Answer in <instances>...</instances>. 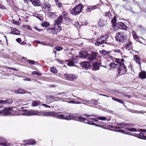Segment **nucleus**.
I'll list each match as a JSON object with an SVG mask.
<instances>
[{
	"label": "nucleus",
	"instance_id": "1",
	"mask_svg": "<svg viewBox=\"0 0 146 146\" xmlns=\"http://www.w3.org/2000/svg\"><path fill=\"white\" fill-rule=\"evenodd\" d=\"M83 5L80 4L73 8L71 11V14L76 15L79 14L82 11Z\"/></svg>",
	"mask_w": 146,
	"mask_h": 146
},
{
	"label": "nucleus",
	"instance_id": "2",
	"mask_svg": "<svg viewBox=\"0 0 146 146\" xmlns=\"http://www.w3.org/2000/svg\"><path fill=\"white\" fill-rule=\"evenodd\" d=\"M118 73L117 74V76L126 73L127 70L124 64H121L117 68Z\"/></svg>",
	"mask_w": 146,
	"mask_h": 146
},
{
	"label": "nucleus",
	"instance_id": "3",
	"mask_svg": "<svg viewBox=\"0 0 146 146\" xmlns=\"http://www.w3.org/2000/svg\"><path fill=\"white\" fill-rule=\"evenodd\" d=\"M58 113L57 112L53 111H49L48 112L43 113V115L46 116H53L56 117L57 118H62L60 117H64V115H58Z\"/></svg>",
	"mask_w": 146,
	"mask_h": 146
},
{
	"label": "nucleus",
	"instance_id": "4",
	"mask_svg": "<svg viewBox=\"0 0 146 146\" xmlns=\"http://www.w3.org/2000/svg\"><path fill=\"white\" fill-rule=\"evenodd\" d=\"M12 108L11 107L6 108L0 110V113H3L5 116L12 115Z\"/></svg>",
	"mask_w": 146,
	"mask_h": 146
},
{
	"label": "nucleus",
	"instance_id": "5",
	"mask_svg": "<svg viewBox=\"0 0 146 146\" xmlns=\"http://www.w3.org/2000/svg\"><path fill=\"white\" fill-rule=\"evenodd\" d=\"M116 39L120 42H123L125 40V38L122 33L120 32L116 34L115 36Z\"/></svg>",
	"mask_w": 146,
	"mask_h": 146
},
{
	"label": "nucleus",
	"instance_id": "6",
	"mask_svg": "<svg viewBox=\"0 0 146 146\" xmlns=\"http://www.w3.org/2000/svg\"><path fill=\"white\" fill-rule=\"evenodd\" d=\"M65 78L69 81H72L75 80L78 77L75 74H66L64 75Z\"/></svg>",
	"mask_w": 146,
	"mask_h": 146
},
{
	"label": "nucleus",
	"instance_id": "7",
	"mask_svg": "<svg viewBox=\"0 0 146 146\" xmlns=\"http://www.w3.org/2000/svg\"><path fill=\"white\" fill-rule=\"evenodd\" d=\"M109 37L108 35L103 36H101L98 39V40H100L102 44L104 43H109L108 42Z\"/></svg>",
	"mask_w": 146,
	"mask_h": 146
},
{
	"label": "nucleus",
	"instance_id": "8",
	"mask_svg": "<svg viewBox=\"0 0 146 146\" xmlns=\"http://www.w3.org/2000/svg\"><path fill=\"white\" fill-rule=\"evenodd\" d=\"M42 10L45 11H50L51 5L48 3H44L42 5Z\"/></svg>",
	"mask_w": 146,
	"mask_h": 146
},
{
	"label": "nucleus",
	"instance_id": "9",
	"mask_svg": "<svg viewBox=\"0 0 146 146\" xmlns=\"http://www.w3.org/2000/svg\"><path fill=\"white\" fill-rule=\"evenodd\" d=\"M117 27L119 29L126 30L127 28V26L123 23L119 22L116 23Z\"/></svg>",
	"mask_w": 146,
	"mask_h": 146
},
{
	"label": "nucleus",
	"instance_id": "10",
	"mask_svg": "<svg viewBox=\"0 0 146 146\" xmlns=\"http://www.w3.org/2000/svg\"><path fill=\"white\" fill-rule=\"evenodd\" d=\"M49 32L52 33L53 34H56L57 32H58L61 30L60 27H58L53 28H50L48 29Z\"/></svg>",
	"mask_w": 146,
	"mask_h": 146
},
{
	"label": "nucleus",
	"instance_id": "11",
	"mask_svg": "<svg viewBox=\"0 0 146 146\" xmlns=\"http://www.w3.org/2000/svg\"><path fill=\"white\" fill-rule=\"evenodd\" d=\"M81 65L83 68L86 69H88L90 67V63L88 62H83L81 63Z\"/></svg>",
	"mask_w": 146,
	"mask_h": 146
},
{
	"label": "nucleus",
	"instance_id": "12",
	"mask_svg": "<svg viewBox=\"0 0 146 146\" xmlns=\"http://www.w3.org/2000/svg\"><path fill=\"white\" fill-rule=\"evenodd\" d=\"M9 144L3 138L0 137V146H9Z\"/></svg>",
	"mask_w": 146,
	"mask_h": 146
},
{
	"label": "nucleus",
	"instance_id": "13",
	"mask_svg": "<svg viewBox=\"0 0 146 146\" xmlns=\"http://www.w3.org/2000/svg\"><path fill=\"white\" fill-rule=\"evenodd\" d=\"M38 112L37 110L31 111H28L25 114V115L27 116H31L34 115H40Z\"/></svg>",
	"mask_w": 146,
	"mask_h": 146
},
{
	"label": "nucleus",
	"instance_id": "14",
	"mask_svg": "<svg viewBox=\"0 0 146 146\" xmlns=\"http://www.w3.org/2000/svg\"><path fill=\"white\" fill-rule=\"evenodd\" d=\"M97 54V52H92L91 55L88 56V59L89 60L92 61L96 58Z\"/></svg>",
	"mask_w": 146,
	"mask_h": 146
},
{
	"label": "nucleus",
	"instance_id": "15",
	"mask_svg": "<svg viewBox=\"0 0 146 146\" xmlns=\"http://www.w3.org/2000/svg\"><path fill=\"white\" fill-rule=\"evenodd\" d=\"M32 4L35 6H40L41 3L39 0H30Z\"/></svg>",
	"mask_w": 146,
	"mask_h": 146
},
{
	"label": "nucleus",
	"instance_id": "16",
	"mask_svg": "<svg viewBox=\"0 0 146 146\" xmlns=\"http://www.w3.org/2000/svg\"><path fill=\"white\" fill-rule=\"evenodd\" d=\"M13 100L11 99H9L5 100H0V104H10L12 103Z\"/></svg>",
	"mask_w": 146,
	"mask_h": 146
},
{
	"label": "nucleus",
	"instance_id": "17",
	"mask_svg": "<svg viewBox=\"0 0 146 146\" xmlns=\"http://www.w3.org/2000/svg\"><path fill=\"white\" fill-rule=\"evenodd\" d=\"M100 64L99 63L94 62L93 64V67L92 69L94 70H98L99 69Z\"/></svg>",
	"mask_w": 146,
	"mask_h": 146
},
{
	"label": "nucleus",
	"instance_id": "18",
	"mask_svg": "<svg viewBox=\"0 0 146 146\" xmlns=\"http://www.w3.org/2000/svg\"><path fill=\"white\" fill-rule=\"evenodd\" d=\"M78 98L80 100L83 101V102H82V104L85 105H87V104H90L92 103V100H87L85 99L83 100L80 98Z\"/></svg>",
	"mask_w": 146,
	"mask_h": 146
},
{
	"label": "nucleus",
	"instance_id": "19",
	"mask_svg": "<svg viewBox=\"0 0 146 146\" xmlns=\"http://www.w3.org/2000/svg\"><path fill=\"white\" fill-rule=\"evenodd\" d=\"M79 55L80 57L86 58L88 56V53L86 51H81Z\"/></svg>",
	"mask_w": 146,
	"mask_h": 146
},
{
	"label": "nucleus",
	"instance_id": "20",
	"mask_svg": "<svg viewBox=\"0 0 146 146\" xmlns=\"http://www.w3.org/2000/svg\"><path fill=\"white\" fill-rule=\"evenodd\" d=\"M139 76L142 79H144L146 78V72L145 71H142L139 73Z\"/></svg>",
	"mask_w": 146,
	"mask_h": 146
},
{
	"label": "nucleus",
	"instance_id": "21",
	"mask_svg": "<svg viewBox=\"0 0 146 146\" xmlns=\"http://www.w3.org/2000/svg\"><path fill=\"white\" fill-rule=\"evenodd\" d=\"M134 58L136 62L141 66V62L139 57L137 55H134Z\"/></svg>",
	"mask_w": 146,
	"mask_h": 146
},
{
	"label": "nucleus",
	"instance_id": "22",
	"mask_svg": "<svg viewBox=\"0 0 146 146\" xmlns=\"http://www.w3.org/2000/svg\"><path fill=\"white\" fill-rule=\"evenodd\" d=\"M36 142L35 140L31 139L27 141L25 145L26 144L33 145Z\"/></svg>",
	"mask_w": 146,
	"mask_h": 146
},
{
	"label": "nucleus",
	"instance_id": "23",
	"mask_svg": "<svg viewBox=\"0 0 146 146\" xmlns=\"http://www.w3.org/2000/svg\"><path fill=\"white\" fill-rule=\"evenodd\" d=\"M41 102L39 101L36 100L33 101L32 103V106H38V105L40 104Z\"/></svg>",
	"mask_w": 146,
	"mask_h": 146
},
{
	"label": "nucleus",
	"instance_id": "24",
	"mask_svg": "<svg viewBox=\"0 0 146 146\" xmlns=\"http://www.w3.org/2000/svg\"><path fill=\"white\" fill-rule=\"evenodd\" d=\"M116 17L114 16L111 20V23H112L113 27H115L116 26Z\"/></svg>",
	"mask_w": 146,
	"mask_h": 146
},
{
	"label": "nucleus",
	"instance_id": "25",
	"mask_svg": "<svg viewBox=\"0 0 146 146\" xmlns=\"http://www.w3.org/2000/svg\"><path fill=\"white\" fill-rule=\"evenodd\" d=\"M126 49L128 50H130L132 48V43L130 42L126 46Z\"/></svg>",
	"mask_w": 146,
	"mask_h": 146
},
{
	"label": "nucleus",
	"instance_id": "26",
	"mask_svg": "<svg viewBox=\"0 0 146 146\" xmlns=\"http://www.w3.org/2000/svg\"><path fill=\"white\" fill-rule=\"evenodd\" d=\"M63 17L62 15L58 17L57 19V23L58 25H59V24L61 23L62 19Z\"/></svg>",
	"mask_w": 146,
	"mask_h": 146
},
{
	"label": "nucleus",
	"instance_id": "27",
	"mask_svg": "<svg viewBox=\"0 0 146 146\" xmlns=\"http://www.w3.org/2000/svg\"><path fill=\"white\" fill-rule=\"evenodd\" d=\"M68 61V65L69 66H73L74 64V61L72 60H66Z\"/></svg>",
	"mask_w": 146,
	"mask_h": 146
},
{
	"label": "nucleus",
	"instance_id": "28",
	"mask_svg": "<svg viewBox=\"0 0 146 146\" xmlns=\"http://www.w3.org/2000/svg\"><path fill=\"white\" fill-rule=\"evenodd\" d=\"M116 125L118 126H127L129 125V123H117Z\"/></svg>",
	"mask_w": 146,
	"mask_h": 146
},
{
	"label": "nucleus",
	"instance_id": "29",
	"mask_svg": "<svg viewBox=\"0 0 146 146\" xmlns=\"http://www.w3.org/2000/svg\"><path fill=\"white\" fill-rule=\"evenodd\" d=\"M110 67H115L117 68L118 67V65L117 64H115V63L114 62L111 63L110 64Z\"/></svg>",
	"mask_w": 146,
	"mask_h": 146
},
{
	"label": "nucleus",
	"instance_id": "30",
	"mask_svg": "<svg viewBox=\"0 0 146 146\" xmlns=\"http://www.w3.org/2000/svg\"><path fill=\"white\" fill-rule=\"evenodd\" d=\"M55 2L56 3V5H57V6L59 8L62 7V4L59 2L58 0H55Z\"/></svg>",
	"mask_w": 146,
	"mask_h": 146
},
{
	"label": "nucleus",
	"instance_id": "31",
	"mask_svg": "<svg viewBox=\"0 0 146 146\" xmlns=\"http://www.w3.org/2000/svg\"><path fill=\"white\" fill-rule=\"evenodd\" d=\"M32 74L33 75H37L39 76H40L41 75V73L40 72L36 71L33 72Z\"/></svg>",
	"mask_w": 146,
	"mask_h": 146
},
{
	"label": "nucleus",
	"instance_id": "32",
	"mask_svg": "<svg viewBox=\"0 0 146 146\" xmlns=\"http://www.w3.org/2000/svg\"><path fill=\"white\" fill-rule=\"evenodd\" d=\"M97 119L99 120H101L102 121L107 120V119L106 117L103 116H100L96 118Z\"/></svg>",
	"mask_w": 146,
	"mask_h": 146
},
{
	"label": "nucleus",
	"instance_id": "33",
	"mask_svg": "<svg viewBox=\"0 0 146 146\" xmlns=\"http://www.w3.org/2000/svg\"><path fill=\"white\" fill-rule=\"evenodd\" d=\"M50 71L54 73H56L57 72V70L56 68L54 67H52L50 69Z\"/></svg>",
	"mask_w": 146,
	"mask_h": 146
},
{
	"label": "nucleus",
	"instance_id": "34",
	"mask_svg": "<svg viewBox=\"0 0 146 146\" xmlns=\"http://www.w3.org/2000/svg\"><path fill=\"white\" fill-rule=\"evenodd\" d=\"M125 129L129 131H131L136 132L137 131V129L134 128H126Z\"/></svg>",
	"mask_w": 146,
	"mask_h": 146
},
{
	"label": "nucleus",
	"instance_id": "35",
	"mask_svg": "<svg viewBox=\"0 0 146 146\" xmlns=\"http://www.w3.org/2000/svg\"><path fill=\"white\" fill-rule=\"evenodd\" d=\"M42 25L44 27H46L49 26V24L48 22H45L42 24Z\"/></svg>",
	"mask_w": 146,
	"mask_h": 146
},
{
	"label": "nucleus",
	"instance_id": "36",
	"mask_svg": "<svg viewBox=\"0 0 146 146\" xmlns=\"http://www.w3.org/2000/svg\"><path fill=\"white\" fill-rule=\"evenodd\" d=\"M26 92V90H24L22 89H19V94H25Z\"/></svg>",
	"mask_w": 146,
	"mask_h": 146
},
{
	"label": "nucleus",
	"instance_id": "37",
	"mask_svg": "<svg viewBox=\"0 0 146 146\" xmlns=\"http://www.w3.org/2000/svg\"><path fill=\"white\" fill-rule=\"evenodd\" d=\"M97 40V41L95 43V46H98L102 44V43L101 42L100 40H98V39Z\"/></svg>",
	"mask_w": 146,
	"mask_h": 146
},
{
	"label": "nucleus",
	"instance_id": "38",
	"mask_svg": "<svg viewBox=\"0 0 146 146\" xmlns=\"http://www.w3.org/2000/svg\"><path fill=\"white\" fill-rule=\"evenodd\" d=\"M68 117L70 118H71L72 119H78V117L77 116H75L72 115H68Z\"/></svg>",
	"mask_w": 146,
	"mask_h": 146
},
{
	"label": "nucleus",
	"instance_id": "39",
	"mask_svg": "<svg viewBox=\"0 0 146 146\" xmlns=\"http://www.w3.org/2000/svg\"><path fill=\"white\" fill-rule=\"evenodd\" d=\"M100 52L104 55L108 54L109 52H108L106 51L105 50H100Z\"/></svg>",
	"mask_w": 146,
	"mask_h": 146
},
{
	"label": "nucleus",
	"instance_id": "40",
	"mask_svg": "<svg viewBox=\"0 0 146 146\" xmlns=\"http://www.w3.org/2000/svg\"><path fill=\"white\" fill-rule=\"evenodd\" d=\"M115 59V61L116 63H117L118 65V66H119L120 64V59H119L117 58H114Z\"/></svg>",
	"mask_w": 146,
	"mask_h": 146
},
{
	"label": "nucleus",
	"instance_id": "41",
	"mask_svg": "<svg viewBox=\"0 0 146 146\" xmlns=\"http://www.w3.org/2000/svg\"><path fill=\"white\" fill-rule=\"evenodd\" d=\"M66 115V117H65V116L64 117H60L61 118H60L61 119H66V120H70L71 119H70V118H67V117H68V115ZM64 116H65L64 115Z\"/></svg>",
	"mask_w": 146,
	"mask_h": 146
},
{
	"label": "nucleus",
	"instance_id": "42",
	"mask_svg": "<svg viewBox=\"0 0 146 146\" xmlns=\"http://www.w3.org/2000/svg\"><path fill=\"white\" fill-rule=\"evenodd\" d=\"M29 63L31 64H35V62L34 60H28Z\"/></svg>",
	"mask_w": 146,
	"mask_h": 146
},
{
	"label": "nucleus",
	"instance_id": "43",
	"mask_svg": "<svg viewBox=\"0 0 146 146\" xmlns=\"http://www.w3.org/2000/svg\"><path fill=\"white\" fill-rule=\"evenodd\" d=\"M63 48L61 46H57L56 47V49L57 51H60Z\"/></svg>",
	"mask_w": 146,
	"mask_h": 146
},
{
	"label": "nucleus",
	"instance_id": "44",
	"mask_svg": "<svg viewBox=\"0 0 146 146\" xmlns=\"http://www.w3.org/2000/svg\"><path fill=\"white\" fill-rule=\"evenodd\" d=\"M98 6L97 5H95L90 6V9L92 10L95 9L97 8Z\"/></svg>",
	"mask_w": 146,
	"mask_h": 146
},
{
	"label": "nucleus",
	"instance_id": "45",
	"mask_svg": "<svg viewBox=\"0 0 146 146\" xmlns=\"http://www.w3.org/2000/svg\"><path fill=\"white\" fill-rule=\"evenodd\" d=\"M14 33L15 35H18L20 34V32L18 30L16 29L14 31Z\"/></svg>",
	"mask_w": 146,
	"mask_h": 146
},
{
	"label": "nucleus",
	"instance_id": "46",
	"mask_svg": "<svg viewBox=\"0 0 146 146\" xmlns=\"http://www.w3.org/2000/svg\"><path fill=\"white\" fill-rule=\"evenodd\" d=\"M80 120L85 121L86 120V119L83 117H78V119Z\"/></svg>",
	"mask_w": 146,
	"mask_h": 146
},
{
	"label": "nucleus",
	"instance_id": "47",
	"mask_svg": "<svg viewBox=\"0 0 146 146\" xmlns=\"http://www.w3.org/2000/svg\"><path fill=\"white\" fill-rule=\"evenodd\" d=\"M62 14L64 16L66 17L68 15V13L65 11H63L62 12Z\"/></svg>",
	"mask_w": 146,
	"mask_h": 146
},
{
	"label": "nucleus",
	"instance_id": "48",
	"mask_svg": "<svg viewBox=\"0 0 146 146\" xmlns=\"http://www.w3.org/2000/svg\"><path fill=\"white\" fill-rule=\"evenodd\" d=\"M102 20H100V21L99 23L102 26H104V25H105L106 24V23H107L106 22V21H104V23L101 24V23H102Z\"/></svg>",
	"mask_w": 146,
	"mask_h": 146
},
{
	"label": "nucleus",
	"instance_id": "49",
	"mask_svg": "<svg viewBox=\"0 0 146 146\" xmlns=\"http://www.w3.org/2000/svg\"><path fill=\"white\" fill-rule=\"evenodd\" d=\"M55 97L54 96H50L48 97L47 98V99H49V100H50V99L55 100Z\"/></svg>",
	"mask_w": 146,
	"mask_h": 146
},
{
	"label": "nucleus",
	"instance_id": "50",
	"mask_svg": "<svg viewBox=\"0 0 146 146\" xmlns=\"http://www.w3.org/2000/svg\"><path fill=\"white\" fill-rule=\"evenodd\" d=\"M129 135H133V136H135V137H137L138 138H139V139H142L140 137H139L138 136V135L136 133H135L134 134H129Z\"/></svg>",
	"mask_w": 146,
	"mask_h": 146
},
{
	"label": "nucleus",
	"instance_id": "51",
	"mask_svg": "<svg viewBox=\"0 0 146 146\" xmlns=\"http://www.w3.org/2000/svg\"><path fill=\"white\" fill-rule=\"evenodd\" d=\"M41 105L45 107L46 108H50V106L49 105L46 104H41Z\"/></svg>",
	"mask_w": 146,
	"mask_h": 146
},
{
	"label": "nucleus",
	"instance_id": "52",
	"mask_svg": "<svg viewBox=\"0 0 146 146\" xmlns=\"http://www.w3.org/2000/svg\"><path fill=\"white\" fill-rule=\"evenodd\" d=\"M139 131L140 132H144V133L146 132V130L144 129H140Z\"/></svg>",
	"mask_w": 146,
	"mask_h": 146
},
{
	"label": "nucleus",
	"instance_id": "53",
	"mask_svg": "<svg viewBox=\"0 0 146 146\" xmlns=\"http://www.w3.org/2000/svg\"><path fill=\"white\" fill-rule=\"evenodd\" d=\"M12 23H13V24H15L16 25H18L19 24V22L18 21H15L14 20H13L12 21Z\"/></svg>",
	"mask_w": 146,
	"mask_h": 146
},
{
	"label": "nucleus",
	"instance_id": "54",
	"mask_svg": "<svg viewBox=\"0 0 146 146\" xmlns=\"http://www.w3.org/2000/svg\"><path fill=\"white\" fill-rule=\"evenodd\" d=\"M117 102L121 104H123V100L119 99H118V100Z\"/></svg>",
	"mask_w": 146,
	"mask_h": 146
},
{
	"label": "nucleus",
	"instance_id": "55",
	"mask_svg": "<svg viewBox=\"0 0 146 146\" xmlns=\"http://www.w3.org/2000/svg\"><path fill=\"white\" fill-rule=\"evenodd\" d=\"M139 135L141 137H146V136H144V135L142 133H139Z\"/></svg>",
	"mask_w": 146,
	"mask_h": 146
},
{
	"label": "nucleus",
	"instance_id": "56",
	"mask_svg": "<svg viewBox=\"0 0 146 146\" xmlns=\"http://www.w3.org/2000/svg\"><path fill=\"white\" fill-rule=\"evenodd\" d=\"M57 62L59 63L62 64L63 63V61L61 60H59L58 59L57 60Z\"/></svg>",
	"mask_w": 146,
	"mask_h": 146
},
{
	"label": "nucleus",
	"instance_id": "57",
	"mask_svg": "<svg viewBox=\"0 0 146 146\" xmlns=\"http://www.w3.org/2000/svg\"><path fill=\"white\" fill-rule=\"evenodd\" d=\"M16 40L17 42L19 43L21 42V38H18L16 39Z\"/></svg>",
	"mask_w": 146,
	"mask_h": 146
},
{
	"label": "nucleus",
	"instance_id": "58",
	"mask_svg": "<svg viewBox=\"0 0 146 146\" xmlns=\"http://www.w3.org/2000/svg\"><path fill=\"white\" fill-rule=\"evenodd\" d=\"M133 36L135 39H136L138 38V36L136 34H134L133 35Z\"/></svg>",
	"mask_w": 146,
	"mask_h": 146
},
{
	"label": "nucleus",
	"instance_id": "59",
	"mask_svg": "<svg viewBox=\"0 0 146 146\" xmlns=\"http://www.w3.org/2000/svg\"><path fill=\"white\" fill-rule=\"evenodd\" d=\"M91 10H92L90 9V7H88L86 11L88 12H90Z\"/></svg>",
	"mask_w": 146,
	"mask_h": 146
},
{
	"label": "nucleus",
	"instance_id": "60",
	"mask_svg": "<svg viewBox=\"0 0 146 146\" xmlns=\"http://www.w3.org/2000/svg\"><path fill=\"white\" fill-rule=\"evenodd\" d=\"M90 119L96 122H97L98 121V120L97 119H96L94 118H91Z\"/></svg>",
	"mask_w": 146,
	"mask_h": 146
},
{
	"label": "nucleus",
	"instance_id": "61",
	"mask_svg": "<svg viewBox=\"0 0 146 146\" xmlns=\"http://www.w3.org/2000/svg\"><path fill=\"white\" fill-rule=\"evenodd\" d=\"M124 61V60L123 59H120V64H124L123 63V62Z\"/></svg>",
	"mask_w": 146,
	"mask_h": 146
},
{
	"label": "nucleus",
	"instance_id": "62",
	"mask_svg": "<svg viewBox=\"0 0 146 146\" xmlns=\"http://www.w3.org/2000/svg\"><path fill=\"white\" fill-rule=\"evenodd\" d=\"M40 44L43 45H47V44L46 43H45L41 41L40 42Z\"/></svg>",
	"mask_w": 146,
	"mask_h": 146
},
{
	"label": "nucleus",
	"instance_id": "63",
	"mask_svg": "<svg viewBox=\"0 0 146 146\" xmlns=\"http://www.w3.org/2000/svg\"><path fill=\"white\" fill-rule=\"evenodd\" d=\"M70 102L72 104H75L76 102L74 100H71L70 101Z\"/></svg>",
	"mask_w": 146,
	"mask_h": 146
},
{
	"label": "nucleus",
	"instance_id": "64",
	"mask_svg": "<svg viewBox=\"0 0 146 146\" xmlns=\"http://www.w3.org/2000/svg\"><path fill=\"white\" fill-rule=\"evenodd\" d=\"M92 122L91 121H88L87 122V123L88 124H90V125H92Z\"/></svg>",
	"mask_w": 146,
	"mask_h": 146
}]
</instances>
